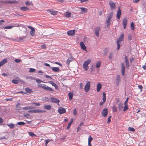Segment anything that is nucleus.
<instances>
[{"label":"nucleus","instance_id":"obj_11","mask_svg":"<svg viewBox=\"0 0 146 146\" xmlns=\"http://www.w3.org/2000/svg\"><path fill=\"white\" fill-rule=\"evenodd\" d=\"M121 73L123 76L125 75V66L124 65L123 63L121 64Z\"/></svg>","mask_w":146,"mask_h":146},{"label":"nucleus","instance_id":"obj_15","mask_svg":"<svg viewBox=\"0 0 146 146\" xmlns=\"http://www.w3.org/2000/svg\"><path fill=\"white\" fill-rule=\"evenodd\" d=\"M117 78L115 80V82L116 84L118 85L119 82L121 81V78L119 75H118L116 76Z\"/></svg>","mask_w":146,"mask_h":146},{"label":"nucleus","instance_id":"obj_41","mask_svg":"<svg viewBox=\"0 0 146 146\" xmlns=\"http://www.w3.org/2000/svg\"><path fill=\"white\" fill-rule=\"evenodd\" d=\"M12 82L13 83L15 84H18L19 82L18 80L14 79L13 80H12Z\"/></svg>","mask_w":146,"mask_h":146},{"label":"nucleus","instance_id":"obj_18","mask_svg":"<svg viewBox=\"0 0 146 146\" xmlns=\"http://www.w3.org/2000/svg\"><path fill=\"white\" fill-rule=\"evenodd\" d=\"M125 62L126 64V67L128 68L129 66V62L127 56H125Z\"/></svg>","mask_w":146,"mask_h":146},{"label":"nucleus","instance_id":"obj_38","mask_svg":"<svg viewBox=\"0 0 146 146\" xmlns=\"http://www.w3.org/2000/svg\"><path fill=\"white\" fill-rule=\"evenodd\" d=\"M25 5L27 6H30L31 5H33L32 2H29L27 1L25 3Z\"/></svg>","mask_w":146,"mask_h":146},{"label":"nucleus","instance_id":"obj_55","mask_svg":"<svg viewBox=\"0 0 146 146\" xmlns=\"http://www.w3.org/2000/svg\"><path fill=\"white\" fill-rule=\"evenodd\" d=\"M14 61L16 63H19L21 62V60L19 59H16Z\"/></svg>","mask_w":146,"mask_h":146},{"label":"nucleus","instance_id":"obj_22","mask_svg":"<svg viewBox=\"0 0 146 146\" xmlns=\"http://www.w3.org/2000/svg\"><path fill=\"white\" fill-rule=\"evenodd\" d=\"M122 105V103L120 102H119L118 104V108L119 110H121L123 108Z\"/></svg>","mask_w":146,"mask_h":146},{"label":"nucleus","instance_id":"obj_48","mask_svg":"<svg viewBox=\"0 0 146 146\" xmlns=\"http://www.w3.org/2000/svg\"><path fill=\"white\" fill-rule=\"evenodd\" d=\"M35 69L33 68H30L29 70L30 72H35Z\"/></svg>","mask_w":146,"mask_h":146},{"label":"nucleus","instance_id":"obj_57","mask_svg":"<svg viewBox=\"0 0 146 146\" xmlns=\"http://www.w3.org/2000/svg\"><path fill=\"white\" fill-rule=\"evenodd\" d=\"M130 27H134V23H133V22H132L131 24V25H130Z\"/></svg>","mask_w":146,"mask_h":146},{"label":"nucleus","instance_id":"obj_63","mask_svg":"<svg viewBox=\"0 0 146 146\" xmlns=\"http://www.w3.org/2000/svg\"><path fill=\"white\" fill-rule=\"evenodd\" d=\"M80 88L82 89L83 88V84L82 83H80Z\"/></svg>","mask_w":146,"mask_h":146},{"label":"nucleus","instance_id":"obj_29","mask_svg":"<svg viewBox=\"0 0 146 146\" xmlns=\"http://www.w3.org/2000/svg\"><path fill=\"white\" fill-rule=\"evenodd\" d=\"M44 109L47 110H50L51 108V107L50 105H44Z\"/></svg>","mask_w":146,"mask_h":146},{"label":"nucleus","instance_id":"obj_6","mask_svg":"<svg viewBox=\"0 0 146 146\" xmlns=\"http://www.w3.org/2000/svg\"><path fill=\"white\" fill-rule=\"evenodd\" d=\"M25 27V26L24 25L20 24H13L12 25H9L6 27Z\"/></svg>","mask_w":146,"mask_h":146},{"label":"nucleus","instance_id":"obj_59","mask_svg":"<svg viewBox=\"0 0 146 146\" xmlns=\"http://www.w3.org/2000/svg\"><path fill=\"white\" fill-rule=\"evenodd\" d=\"M5 21L4 20H0V25H1L3 23H4Z\"/></svg>","mask_w":146,"mask_h":146},{"label":"nucleus","instance_id":"obj_31","mask_svg":"<svg viewBox=\"0 0 146 146\" xmlns=\"http://www.w3.org/2000/svg\"><path fill=\"white\" fill-rule=\"evenodd\" d=\"M100 28H97L95 30V34L97 36H99V32Z\"/></svg>","mask_w":146,"mask_h":146},{"label":"nucleus","instance_id":"obj_45","mask_svg":"<svg viewBox=\"0 0 146 146\" xmlns=\"http://www.w3.org/2000/svg\"><path fill=\"white\" fill-rule=\"evenodd\" d=\"M128 129L129 131H135V129L133 127H128Z\"/></svg>","mask_w":146,"mask_h":146},{"label":"nucleus","instance_id":"obj_43","mask_svg":"<svg viewBox=\"0 0 146 146\" xmlns=\"http://www.w3.org/2000/svg\"><path fill=\"white\" fill-rule=\"evenodd\" d=\"M25 124V123L23 121H20L18 122L17 124L19 125H24Z\"/></svg>","mask_w":146,"mask_h":146},{"label":"nucleus","instance_id":"obj_34","mask_svg":"<svg viewBox=\"0 0 146 146\" xmlns=\"http://www.w3.org/2000/svg\"><path fill=\"white\" fill-rule=\"evenodd\" d=\"M20 104L19 103L17 104L16 106V110H21V107L20 106Z\"/></svg>","mask_w":146,"mask_h":146},{"label":"nucleus","instance_id":"obj_39","mask_svg":"<svg viewBox=\"0 0 146 146\" xmlns=\"http://www.w3.org/2000/svg\"><path fill=\"white\" fill-rule=\"evenodd\" d=\"M73 95V94L71 92H70L68 93V96L70 100H71L72 99Z\"/></svg>","mask_w":146,"mask_h":146},{"label":"nucleus","instance_id":"obj_52","mask_svg":"<svg viewBox=\"0 0 146 146\" xmlns=\"http://www.w3.org/2000/svg\"><path fill=\"white\" fill-rule=\"evenodd\" d=\"M92 140H93V138H92V137H91V136H89L88 137V141L91 142V141Z\"/></svg>","mask_w":146,"mask_h":146},{"label":"nucleus","instance_id":"obj_2","mask_svg":"<svg viewBox=\"0 0 146 146\" xmlns=\"http://www.w3.org/2000/svg\"><path fill=\"white\" fill-rule=\"evenodd\" d=\"M113 15V12L110 13L107 16V20L106 21V24L108 27L110 26L111 23V19Z\"/></svg>","mask_w":146,"mask_h":146},{"label":"nucleus","instance_id":"obj_47","mask_svg":"<svg viewBox=\"0 0 146 146\" xmlns=\"http://www.w3.org/2000/svg\"><path fill=\"white\" fill-rule=\"evenodd\" d=\"M17 2L16 1H9L8 2V3L10 4H14L15 3H17Z\"/></svg>","mask_w":146,"mask_h":146},{"label":"nucleus","instance_id":"obj_14","mask_svg":"<svg viewBox=\"0 0 146 146\" xmlns=\"http://www.w3.org/2000/svg\"><path fill=\"white\" fill-rule=\"evenodd\" d=\"M67 33L68 35L72 36L75 34V30H69L67 32Z\"/></svg>","mask_w":146,"mask_h":146},{"label":"nucleus","instance_id":"obj_1","mask_svg":"<svg viewBox=\"0 0 146 146\" xmlns=\"http://www.w3.org/2000/svg\"><path fill=\"white\" fill-rule=\"evenodd\" d=\"M124 38V35L123 34H121L119 36V38L117 39V49L119 50L120 47V44H121V42Z\"/></svg>","mask_w":146,"mask_h":146},{"label":"nucleus","instance_id":"obj_16","mask_svg":"<svg viewBox=\"0 0 146 146\" xmlns=\"http://www.w3.org/2000/svg\"><path fill=\"white\" fill-rule=\"evenodd\" d=\"M127 20L126 18H124L122 21V23L123 26V27H126L127 24Z\"/></svg>","mask_w":146,"mask_h":146},{"label":"nucleus","instance_id":"obj_27","mask_svg":"<svg viewBox=\"0 0 146 146\" xmlns=\"http://www.w3.org/2000/svg\"><path fill=\"white\" fill-rule=\"evenodd\" d=\"M31 30V31L30 32V34L32 36H33L35 35V29L34 28H29Z\"/></svg>","mask_w":146,"mask_h":146},{"label":"nucleus","instance_id":"obj_9","mask_svg":"<svg viewBox=\"0 0 146 146\" xmlns=\"http://www.w3.org/2000/svg\"><path fill=\"white\" fill-rule=\"evenodd\" d=\"M103 98L102 100H103V102H100V106H102L105 103L106 101V94L105 92L103 93Z\"/></svg>","mask_w":146,"mask_h":146},{"label":"nucleus","instance_id":"obj_3","mask_svg":"<svg viewBox=\"0 0 146 146\" xmlns=\"http://www.w3.org/2000/svg\"><path fill=\"white\" fill-rule=\"evenodd\" d=\"M38 86L39 87L41 88L47 90L48 91H53V90L51 88L49 87L44 84H38Z\"/></svg>","mask_w":146,"mask_h":146},{"label":"nucleus","instance_id":"obj_10","mask_svg":"<svg viewBox=\"0 0 146 146\" xmlns=\"http://www.w3.org/2000/svg\"><path fill=\"white\" fill-rule=\"evenodd\" d=\"M58 112L60 114H62L66 112L65 109L62 107H59L58 109Z\"/></svg>","mask_w":146,"mask_h":146},{"label":"nucleus","instance_id":"obj_23","mask_svg":"<svg viewBox=\"0 0 146 146\" xmlns=\"http://www.w3.org/2000/svg\"><path fill=\"white\" fill-rule=\"evenodd\" d=\"M52 70L55 72H57L60 71V69L58 67H53L52 68Z\"/></svg>","mask_w":146,"mask_h":146},{"label":"nucleus","instance_id":"obj_37","mask_svg":"<svg viewBox=\"0 0 146 146\" xmlns=\"http://www.w3.org/2000/svg\"><path fill=\"white\" fill-rule=\"evenodd\" d=\"M28 134L30 136L32 137H33L34 136H36V135H35L33 132H29Z\"/></svg>","mask_w":146,"mask_h":146},{"label":"nucleus","instance_id":"obj_28","mask_svg":"<svg viewBox=\"0 0 146 146\" xmlns=\"http://www.w3.org/2000/svg\"><path fill=\"white\" fill-rule=\"evenodd\" d=\"M101 65V62L99 61L97 62L96 64V67L97 68H99Z\"/></svg>","mask_w":146,"mask_h":146},{"label":"nucleus","instance_id":"obj_13","mask_svg":"<svg viewBox=\"0 0 146 146\" xmlns=\"http://www.w3.org/2000/svg\"><path fill=\"white\" fill-rule=\"evenodd\" d=\"M80 45L82 49L84 50H86V47L85 46L83 42H80Z\"/></svg>","mask_w":146,"mask_h":146},{"label":"nucleus","instance_id":"obj_32","mask_svg":"<svg viewBox=\"0 0 146 146\" xmlns=\"http://www.w3.org/2000/svg\"><path fill=\"white\" fill-rule=\"evenodd\" d=\"M44 111L43 110H33V113H42Z\"/></svg>","mask_w":146,"mask_h":146},{"label":"nucleus","instance_id":"obj_12","mask_svg":"<svg viewBox=\"0 0 146 146\" xmlns=\"http://www.w3.org/2000/svg\"><path fill=\"white\" fill-rule=\"evenodd\" d=\"M121 14V11L120 7L118 8V11L117 15V17L118 19H119L120 17V15Z\"/></svg>","mask_w":146,"mask_h":146},{"label":"nucleus","instance_id":"obj_33","mask_svg":"<svg viewBox=\"0 0 146 146\" xmlns=\"http://www.w3.org/2000/svg\"><path fill=\"white\" fill-rule=\"evenodd\" d=\"M21 9L23 11H26L29 10V9L26 7H21Z\"/></svg>","mask_w":146,"mask_h":146},{"label":"nucleus","instance_id":"obj_46","mask_svg":"<svg viewBox=\"0 0 146 146\" xmlns=\"http://www.w3.org/2000/svg\"><path fill=\"white\" fill-rule=\"evenodd\" d=\"M24 116L26 118H29L30 116V115L29 114H24Z\"/></svg>","mask_w":146,"mask_h":146},{"label":"nucleus","instance_id":"obj_24","mask_svg":"<svg viewBox=\"0 0 146 146\" xmlns=\"http://www.w3.org/2000/svg\"><path fill=\"white\" fill-rule=\"evenodd\" d=\"M97 90L98 92H99L101 88L102 85L100 83H98L97 84Z\"/></svg>","mask_w":146,"mask_h":146},{"label":"nucleus","instance_id":"obj_58","mask_svg":"<svg viewBox=\"0 0 146 146\" xmlns=\"http://www.w3.org/2000/svg\"><path fill=\"white\" fill-rule=\"evenodd\" d=\"M36 82H38V83H40V82H44L42 81H41V80H40V79L36 80Z\"/></svg>","mask_w":146,"mask_h":146},{"label":"nucleus","instance_id":"obj_19","mask_svg":"<svg viewBox=\"0 0 146 146\" xmlns=\"http://www.w3.org/2000/svg\"><path fill=\"white\" fill-rule=\"evenodd\" d=\"M48 11H49L51 15H56L58 13L57 11H54L52 10H49Z\"/></svg>","mask_w":146,"mask_h":146},{"label":"nucleus","instance_id":"obj_56","mask_svg":"<svg viewBox=\"0 0 146 146\" xmlns=\"http://www.w3.org/2000/svg\"><path fill=\"white\" fill-rule=\"evenodd\" d=\"M111 116H110L108 118V122H107L108 123H110V121H111L110 118H111Z\"/></svg>","mask_w":146,"mask_h":146},{"label":"nucleus","instance_id":"obj_20","mask_svg":"<svg viewBox=\"0 0 146 146\" xmlns=\"http://www.w3.org/2000/svg\"><path fill=\"white\" fill-rule=\"evenodd\" d=\"M73 60V58L72 57H70L67 60L66 64L68 65H69L70 62Z\"/></svg>","mask_w":146,"mask_h":146},{"label":"nucleus","instance_id":"obj_61","mask_svg":"<svg viewBox=\"0 0 146 146\" xmlns=\"http://www.w3.org/2000/svg\"><path fill=\"white\" fill-rule=\"evenodd\" d=\"M13 98H7L6 99V100L7 101H12L13 100Z\"/></svg>","mask_w":146,"mask_h":146},{"label":"nucleus","instance_id":"obj_36","mask_svg":"<svg viewBox=\"0 0 146 146\" xmlns=\"http://www.w3.org/2000/svg\"><path fill=\"white\" fill-rule=\"evenodd\" d=\"M7 125L10 127V128L13 129L15 127V125L13 123H11L9 124H7Z\"/></svg>","mask_w":146,"mask_h":146},{"label":"nucleus","instance_id":"obj_25","mask_svg":"<svg viewBox=\"0 0 146 146\" xmlns=\"http://www.w3.org/2000/svg\"><path fill=\"white\" fill-rule=\"evenodd\" d=\"M73 119L72 118L71 119L70 121L69 122L68 125V126L67 127V129H68L70 127L72 124L73 123Z\"/></svg>","mask_w":146,"mask_h":146},{"label":"nucleus","instance_id":"obj_7","mask_svg":"<svg viewBox=\"0 0 146 146\" xmlns=\"http://www.w3.org/2000/svg\"><path fill=\"white\" fill-rule=\"evenodd\" d=\"M109 3L111 10H114L115 7V3L112 1H109Z\"/></svg>","mask_w":146,"mask_h":146},{"label":"nucleus","instance_id":"obj_60","mask_svg":"<svg viewBox=\"0 0 146 146\" xmlns=\"http://www.w3.org/2000/svg\"><path fill=\"white\" fill-rule=\"evenodd\" d=\"M140 0H133V2L134 3H138Z\"/></svg>","mask_w":146,"mask_h":146},{"label":"nucleus","instance_id":"obj_4","mask_svg":"<svg viewBox=\"0 0 146 146\" xmlns=\"http://www.w3.org/2000/svg\"><path fill=\"white\" fill-rule=\"evenodd\" d=\"M91 60L88 59L85 61L83 65V67L86 71H87L89 68L88 65L90 63Z\"/></svg>","mask_w":146,"mask_h":146},{"label":"nucleus","instance_id":"obj_51","mask_svg":"<svg viewBox=\"0 0 146 146\" xmlns=\"http://www.w3.org/2000/svg\"><path fill=\"white\" fill-rule=\"evenodd\" d=\"M50 141V140L49 139H48L46 140L45 141V145L46 146H47V145L48 143Z\"/></svg>","mask_w":146,"mask_h":146},{"label":"nucleus","instance_id":"obj_64","mask_svg":"<svg viewBox=\"0 0 146 146\" xmlns=\"http://www.w3.org/2000/svg\"><path fill=\"white\" fill-rule=\"evenodd\" d=\"M88 146H92L91 143V142L88 141Z\"/></svg>","mask_w":146,"mask_h":146},{"label":"nucleus","instance_id":"obj_5","mask_svg":"<svg viewBox=\"0 0 146 146\" xmlns=\"http://www.w3.org/2000/svg\"><path fill=\"white\" fill-rule=\"evenodd\" d=\"M90 81L88 82L84 87V90L86 92H88L90 90Z\"/></svg>","mask_w":146,"mask_h":146},{"label":"nucleus","instance_id":"obj_35","mask_svg":"<svg viewBox=\"0 0 146 146\" xmlns=\"http://www.w3.org/2000/svg\"><path fill=\"white\" fill-rule=\"evenodd\" d=\"M71 13L68 12H66L64 14V16L65 17H70Z\"/></svg>","mask_w":146,"mask_h":146},{"label":"nucleus","instance_id":"obj_42","mask_svg":"<svg viewBox=\"0 0 146 146\" xmlns=\"http://www.w3.org/2000/svg\"><path fill=\"white\" fill-rule=\"evenodd\" d=\"M41 47L42 49L46 50L47 49V47L46 45L45 44L42 45L41 46Z\"/></svg>","mask_w":146,"mask_h":146},{"label":"nucleus","instance_id":"obj_30","mask_svg":"<svg viewBox=\"0 0 146 146\" xmlns=\"http://www.w3.org/2000/svg\"><path fill=\"white\" fill-rule=\"evenodd\" d=\"M35 108H33V107L31 106H28L25 107H23V109L25 110H29L31 109H33Z\"/></svg>","mask_w":146,"mask_h":146},{"label":"nucleus","instance_id":"obj_49","mask_svg":"<svg viewBox=\"0 0 146 146\" xmlns=\"http://www.w3.org/2000/svg\"><path fill=\"white\" fill-rule=\"evenodd\" d=\"M128 109V105H125L124 108L123 109V111H125L127 110Z\"/></svg>","mask_w":146,"mask_h":146},{"label":"nucleus","instance_id":"obj_21","mask_svg":"<svg viewBox=\"0 0 146 146\" xmlns=\"http://www.w3.org/2000/svg\"><path fill=\"white\" fill-rule=\"evenodd\" d=\"M25 90L26 92L27 93L31 94L33 92L32 89L29 88H26Z\"/></svg>","mask_w":146,"mask_h":146},{"label":"nucleus","instance_id":"obj_53","mask_svg":"<svg viewBox=\"0 0 146 146\" xmlns=\"http://www.w3.org/2000/svg\"><path fill=\"white\" fill-rule=\"evenodd\" d=\"M77 114L76 109V108L74 109L73 111V114L74 115H75Z\"/></svg>","mask_w":146,"mask_h":146},{"label":"nucleus","instance_id":"obj_17","mask_svg":"<svg viewBox=\"0 0 146 146\" xmlns=\"http://www.w3.org/2000/svg\"><path fill=\"white\" fill-rule=\"evenodd\" d=\"M51 99L52 102L57 103L59 106L60 105L59 104L60 101L54 98H51Z\"/></svg>","mask_w":146,"mask_h":146},{"label":"nucleus","instance_id":"obj_62","mask_svg":"<svg viewBox=\"0 0 146 146\" xmlns=\"http://www.w3.org/2000/svg\"><path fill=\"white\" fill-rule=\"evenodd\" d=\"M26 37V36H23L21 38H19V39L20 40H23L24 38H25Z\"/></svg>","mask_w":146,"mask_h":146},{"label":"nucleus","instance_id":"obj_54","mask_svg":"<svg viewBox=\"0 0 146 146\" xmlns=\"http://www.w3.org/2000/svg\"><path fill=\"white\" fill-rule=\"evenodd\" d=\"M139 88L141 90L140 92H141L142 91L143 87L142 86L140 85L138 86Z\"/></svg>","mask_w":146,"mask_h":146},{"label":"nucleus","instance_id":"obj_26","mask_svg":"<svg viewBox=\"0 0 146 146\" xmlns=\"http://www.w3.org/2000/svg\"><path fill=\"white\" fill-rule=\"evenodd\" d=\"M7 62V60L6 59L3 60L0 62V67Z\"/></svg>","mask_w":146,"mask_h":146},{"label":"nucleus","instance_id":"obj_40","mask_svg":"<svg viewBox=\"0 0 146 146\" xmlns=\"http://www.w3.org/2000/svg\"><path fill=\"white\" fill-rule=\"evenodd\" d=\"M80 8L81 9V11L83 13H85L86 11H87V9H86V8H83V7H80Z\"/></svg>","mask_w":146,"mask_h":146},{"label":"nucleus","instance_id":"obj_8","mask_svg":"<svg viewBox=\"0 0 146 146\" xmlns=\"http://www.w3.org/2000/svg\"><path fill=\"white\" fill-rule=\"evenodd\" d=\"M108 113V109L106 108L104 109L102 112V115L104 117H106L107 116Z\"/></svg>","mask_w":146,"mask_h":146},{"label":"nucleus","instance_id":"obj_44","mask_svg":"<svg viewBox=\"0 0 146 146\" xmlns=\"http://www.w3.org/2000/svg\"><path fill=\"white\" fill-rule=\"evenodd\" d=\"M113 111L114 112H116L117 111V109L116 106H114L113 107Z\"/></svg>","mask_w":146,"mask_h":146},{"label":"nucleus","instance_id":"obj_50","mask_svg":"<svg viewBox=\"0 0 146 146\" xmlns=\"http://www.w3.org/2000/svg\"><path fill=\"white\" fill-rule=\"evenodd\" d=\"M48 83L51 84L53 86H55V85L56 84L54 83L52 81H49Z\"/></svg>","mask_w":146,"mask_h":146}]
</instances>
